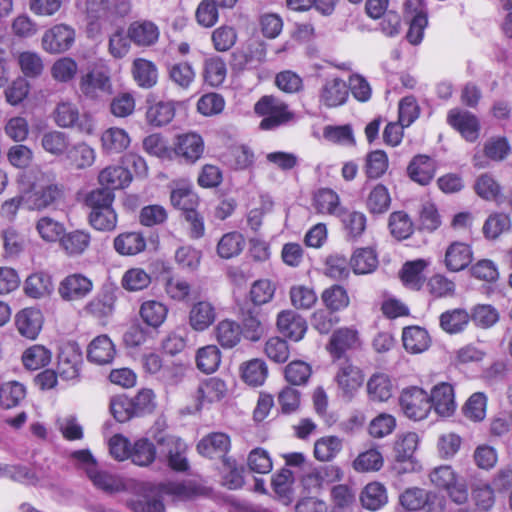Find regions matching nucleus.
<instances>
[{"instance_id": "7", "label": "nucleus", "mask_w": 512, "mask_h": 512, "mask_svg": "<svg viewBox=\"0 0 512 512\" xmlns=\"http://www.w3.org/2000/svg\"><path fill=\"white\" fill-rule=\"evenodd\" d=\"M79 89L83 96L88 99H99L104 94H110L112 90L108 70L94 68L81 76Z\"/></svg>"}, {"instance_id": "16", "label": "nucleus", "mask_w": 512, "mask_h": 512, "mask_svg": "<svg viewBox=\"0 0 512 512\" xmlns=\"http://www.w3.org/2000/svg\"><path fill=\"white\" fill-rule=\"evenodd\" d=\"M447 122L467 141L474 142L478 138L479 122L470 112L457 108L451 109L447 115Z\"/></svg>"}, {"instance_id": "41", "label": "nucleus", "mask_w": 512, "mask_h": 512, "mask_svg": "<svg viewBox=\"0 0 512 512\" xmlns=\"http://www.w3.org/2000/svg\"><path fill=\"white\" fill-rule=\"evenodd\" d=\"M139 315L145 324L158 328L165 322L168 308L160 301L148 300L141 304Z\"/></svg>"}, {"instance_id": "31", "label": "nucleus", "mask_w": 512, "mask_h": 512, "mask_svg": "<svg viewBox=\"0 0 512 512\" xmlns=\"http://www.w3.org/2000/svg\"><path fill=\"white\" fill-rule=\"evenodd\" d=\"M403 346L406 351L412 354H419L426 351L431 344L428 332L419 326H410L403 329Z\"/></svg>"}, {"instance_id": "40", "label": "nucleus", "mask_w": 512, "mask_h": 512, "mask_svg": "<svg viewBox=\"0 0 512 512\" xmlns=\"http://www.w3.org/2000/svg\"><path fill=\"white\" fill-rule=\"evenodd\" d=\"M358 344L359 339L356 330L340 328L333 333L329 343V350L334 356L340 357L346 350L355 348Z\"/></svg>"}, {"instance_id": "48", "label": "nucleus", "mask_w": 512, "mask_h": 512, "mask_svg": "<svg viewBox=\"0 0 512 512\" xmlns=\"http://www.w3.org/2000/svg\"><path fill=\"white\" fill-rule=\"evenodd\" d=\"M350 265L355 274H368L377 268L378 258L372 248H358L352 254Z\"/></svg>"}, {"instance_id": "24", "label": "nucleus", "mask_w": 512, "mask_h": 512, "mask_svg": "<svg viewBox=\"0 0 512 512\" xmlns=\"http://www.w3.org/2000/svg\"><path fill=\"white\" fill-rule=\"evenodd\" d=\"M410 179L420 185H427L436 173L435 161L427 155H416L407 167Z\"/></svg>"}, {"instance_id": "17", "label": "nucleus", "mask_w": 512, "mask_h": 512, "mask_svg": "<svg viewBox=\"0 0 512 512\" xmlns=\"http://www.w3.org/2000/svg\"><path fill=\"white\" fill-rule=\"evenodd\" d=\"M128 38L138 47H150L157 43L160 31L158 26L150 20L142 19L130 23Z\"/></svg>"}, {"instance_id": "11", "label": "nucleus", "mask_w": 512, "mask_h": 512, "mask_svg": "<svg viewBox=\"0 0 512 512\" xmlns=\"http://www.w3.org/2000/svg\"><path fill=\"white\" fill-rule=\"evenodd\" d=\"M349 95L346 82L339 77H327L319 89V102L327 108L343 105Z\"/></svg>"}, {"instance_id": "5", "label": "nucleus", "mask_w": 512, "mask_h": 512, "mask_svg": "<svg viewBox=\"0 0 512 512\" xmlns=\"http://www.w3.org/2000/svg\"><path fill=\"white\" fill-rule=\"evenodd\" d=\"M433 486L445 490L452 502L464 504L468 500V489L464 482L459 481L457 473L449 465L435 467L429 473Z\"/></svg>"}, {"instance_id": "46", "label": "nucleus", "mask_w": 512, "mask_h": 512, "mask_svg": "<svg viewBox=\"0 0 512 512\" xmlns=\"http://www.w3.org/2000/svg\"><path fill=\"white\" fill-rule=\"evenodd\" d=\"M69 162L77 169H85L95 162V150L88 144L81 142L71 145L65 154Z\"/></svg>"}, {"instance_id": "22", "label": "nucleus", "mask_w": 512, "mask_h": 512, "mask_svg": "<svg viewBox=\"0 0 512 512\" xmlns=\"http://www.w3.org/2000/svg\"><path fill=\"white\" fill-rule=\"evenodd\" d=\"M277 327L285 337L296 342L300 341L307 331L305 319L291 310L279 313Z\"/></svg>"}, {"instance_id": "21", "label": "nucleus", "mask_w": 512, "mask_h": 512, "mask_svg": "<svg viewBox=\"0 0 512 512\" xmlns=\"http://www.w3.org/2000/svg\"><path fill=\"white\" fill-rule=\"evenodd\" d=\"M43 316L40 310L25 308L15 316L18 332L27 339H35L42 329Z\"/></svg>"}, {"instance_id": "59", "label": "nucleus", "mask_w": 512, "mask_h": 512, "mask_svg": "<svg viewBox=\"0 0 512 512\" xmlns=\"http://www.w3.org/2000/svg\"><path fill=\"white\" fill-rule=\"evenodd\" d=\"M391 203V197L388 189L382 185H376L369 193L366 206L370 213L372 214H383L385 213Z\"/></svg>"}, {"instance_id": "51", "label": "nucleus", "mask_w": 512, "mask_h": 512, "mask_svg": "<svg viewBox=\"0 0 512 512\" xmlns=\"http://www.w3.org/2000/svg\"><path fill=\"white\" fill-rule=\"evenodd\" d=\"M52 353L43 345H32L22 354V363L26 369L37 370L51 362Z\"/></svg>"}, {"instance_id": "4", "label": "nucleus", "mask_w": 512, "mask_h": 512, "mask_svg": "<svg viewBox=\"0 0 512 512\" xmlns=\"http://www.w3.org/2000/svg\"><path fill=\"white\" fill-rule=\"evenodd\" d=\"M53 119L61 128H76L80 133L93 135L96 130L94 118L87 114H80L78 107L71 101H60L53 111Z\"/></svg>"}, {"instance_id": "56", "label": "nucleus", "mask_w": 512, "mask_h": 512, "mask_svg": "<svg viewBox=\"0 0 512 512\" xmlns=\"http://www.w3.org/2000/svg\"><path fill=\"white\" fill-rule=\"evenodd\" d=\"M221 362V352L216 345H207L198 349L196 363L199 370L210 374L217 370Z\"/></svg>"}, {"instance_id": "26", "label": "nucleus", "mask_w": 512, "mask_h": 512, "mask_svg": "<svg viewBox=\"0 0 512 512\" xmlns=\"http://www.w3.org/2000/svg\"><path fill=\"white\" fill-rule=\"evenodd\" d=\"M162 288L165 297L173 302L182 303L190 298L191 284L179 275H167L162 277Z\"/></svg>"}, {"instance_id": "33", "label": "nucleus", "mask_w": 512, "mask_h": 512, "mask_svg": "<svg viewBox=\"0 0 512 512\" xmlns=\"http://www.w3.org/2000/svg\"><path fill=\"white\" fill-rule=\"evenodd\" d=\"M91 234L86 230H73L64 233L60 245L69 256H80L89 248Z\"/></svg>"}, {"instance_id": "25", "label": "nucleus", "mask_w": 512, "mask_h": 512, "mask_svg": "<svg viewBox=\"0 0 512 512\" xmlns=\"http://www.w3.org/2000/svg\"><path fill=\"white\" fill-rule=\"evenodd\" d=\"M83 8H78L85 13L87 20V32L89 36L100 33V20L107 16L109 11V0H86Z\"/></svg>"}, {"instance_id": "8", "label": "nucleus", "mask_w": 512, "mask_h": 512, "mask_svg": "<svg viewBox=\"0 0 512 512\" xmlns=\"http://www.w3.org/2000/svg\"><path fill=\"white\" fill-rule=\"evenodd\" d=\"M154 440L161 452L167 454L169 466L177 471H185L188 461L184 456L186 445L176 436L160 432L154 436Z\"/></svg>"}, {"instance_id": "42", "label": "nucleus", "mask_w": 512, "mask_h": 512, "mask_svg": "<svg viewBox=\"0 0 512 512\" xmlns=\"http://www.w3.org/2000/svg\"><path fill=\"white\" fill-rule=\"evenodd\" d=\"M313 206L320 214L338 215L341 211L338 194L329 188H322L315 192Z\"/></svg>"}, {"instance_id": "23", "label": "nucleus", "mask_w": 512, "mask_h": 512, "mask_svg": "<svg viewBox=\"0 0 512 512\" xmlns=\"http://www.w3.org/2000/svg\"><path fill=\"white\" fill-rule=\"evenodd\" d=\"M115 355V345L107 335H99L95 337L87 348V359L97 365L110 364Z\"/></svg>"}, {"instance_id": "1", "label": "nucleus", "mask_w": 512, "mask_h": 512, "mask_svg": "<svg viewBox=\"0 0 512 512\" xmlns=\"http://www.w3.org/2000/svg\"><path fill=\"white\" fill-rule=\"evenodd\" d=\"M192 489L183 483H166L159 486H149L141 497L131 499L129 507L134 512H164V496L184 500L192 496Z\"/></svg>"}, {"instance_id": "55", "label": "nucleus", "mask_w": 512, "mask_h": 512, "mask_svg": "<svg viewBox=\"0 0 512 512\" xmlns=\"http://www.w3.org/2000/svg\"><path fill=\"white\" fill-rule=\"evenodd\" d=\"M204 80L212 87L220 86L226 79L227 67L220 57H210L204 62Z\"/></svg>"}, {"instance_id": "58", "label": "nucleus", "mask_w": 512, "mask_h": 512, "mask_svg": "<svg viewBox=\"0 0 512 512\" xmlns=\"http://www.w3.org/2000/svg\"><path fill=\"white\" fill-rule=\"evenodd\" d=\"M469 322V315L464 309L446 311L440 316L441 328L450 334L461 332Z\"/></svg>"}, {"instance_id": "43", "label": "nucleus", "mask_w": 512, "mask_h": 512, "mask_svg": "<svg viewBox=\"0 0 512 512\" xmlns=\"http://www.w3.org/2000/svg\"><path fill=\"white\" fill-rule=\"evenodd\" d=\"M68 134L58 130L45 132L41 137V146L45 152L60 157L66 154L70 147Z\"/></svg>"}, {"instance_id": "3", "label": "nucleus", "mask_w": 512, "mask_h": 512, "mask_svg": "<svg viewBox=\"0 0 512 512\" xmlns=\"http://www.w3.org/2000/svg\"><path fill=\"white\" fill-rule=\"evenodd\" d=\"M60 187L51 182L49 177L40 173L30 189L22 194L23 206L28 210H42L61 197Z\"/></svg>"}, {"instance_id": "52", "label": "nucleus", "mask_w": 512, "mask_h": 512, "mask_svg": "<svg viewBox=\"0 0 512 512\" xmlns=\"http://www.w3.org/2000/svg\"><path fill=\"white\" fill-rule=\"evenodd\" d=\"M242 379L251 386L262 385L268 376V367L261 359H252L241 366Z\"/></svg>"}, {"instance_id": "9", "label": "nucleus", "mask_w": 512, "mask_h": 512, "mask_svg": "<svg viewBox=\"0 0 512 512\" xmlns=\"http://www.w3.org/2000/svg\"><path fill=\"white\" fill-rule=\"evenodd\" d=\"M75 41V30L66 24H57L44 32L41 45L51 54L63 53L71 48Z\"/></svg>"}, {"instance_id": "18", "label": "nucleus", "mask_w": 512, "mask_h": 512, "mask_svg": "<svg viewBox=\"0 0 512 512\" xmlns=\"http://www.w3.org/2000/svg\"><path fill=\"white\" fill-rule=\"evenodd\" d=\"M431 407L442 417H448L456 409L454 388L450 383L441 382L435 385L429 396Z\"/></svg>"}, {"instance_id": "44", "label": "nucleus", "mask_w": 512, "mask_h": 512, "mask_svg": "<svg viewBox=\"0 0 512 512\" xmlns=\"http://www.w3.org/2000/svg\"><path fill=\"white\" fill-rule=\"evenodd\" d=\"M343 441L337 436H324L314 443V457L321 462L333 460L342 450Z\"/></svg>"}, {"instance_id": "45", "label": "nucleus", "mask_w": 512, "mask_h": 512, "mask_svg": "<svg viewBox=\"0 0 512 512\" xmlns=\"http://www.w3.org/2000/svg\"><path fill=\"white\" fill-rule=\"evenodd\" d=\"M474 189L480 198L487 201L498 202L502 198L500 183L489 173H483L477 177Z\"/></svg>"}, {"instance_id": "14", "label": "nucleus", "mask_w": 512, "mask_h": 512, "mask_svg": "<svg viewBox=\"0 0 512 512\" xmlns=\"http://www.w3.org/2000/svg\"><path fill=\"white\" fill-rule=\"evenodd\" d=\"M92 289L91 279L83 274L75 273L68 275L60 282L58 292L64 300L74 301L86 297Z\"/></svg>"}, {"instance_id": "30", "label": "nucleus", "mask_w": 512, "mask_h": 512, "mask_svg": "<svg viewBox=\"0 0 512 512\" xmlns=\"http://www.w3.org/2000/svg\"><path fill=\"white\" fill-rule=\"evenodd\" d=\"M113 247L122 256H134L146 248V240L139 232H124L114 238Z\"/></svg>"}, {"instance_id": "38", "label": "nucleus", "mask_w": 512, "mask_h": 512, "mask_svg": "<svg viewBox=\"0 0 512 512\" xmlns=\"http://www.w3.org/2000/svg\"><path fill=\"white\" fill-rule=\"evenodd\" d=\"M214 335L223 348H233L240 342L242 331L238 323L224 319L216 325Z\"/></svg>"}, {"instance_id": "49", "label": "nucleus", "mask_w": 512, "mask_h": 512, "mask_svg": "<svg viewBox=\"0 0 512 512\" xmlns=\"http://www.w3.org/2000/svg\"><path fill=\"white\" fill-rule=\"evenodd\" d=\"M362 506L368 510H378L387 503V493L385 487L372 482L366 485L360 495Z\"/></svg>"}, {"instance_id": "36", "label": "nucleus", "mask_w": 512, "mask_h": 512, "mask_svg": "<svg viewBox=\"0 0 512 512\" xmlns=\"http://www.w3.org/2000/svg\"><path fill=\"white\" fill-rule=\"evenodd\" d=\"M101 147L106 153H120L130 145L128 133L118 127H110L101 134Z\"/></svg>"}, {"instance_id": "35", "label": "nucleus", "mask_w": 512, "mask_h": 512, "mask_svg": "<svg viewBox=\"0 0 512 512\" xmlns=\"http://www.w3.org/2000/svg\"><path fill=\"white\" fill-rule=\"evenodd\" d=\"M428 264L424 259L406 262L400 272L403 284L412 290H419L425 281L423 272Z\"/></svg>"}, {"instance_id": "28", "label": "nucleus", "mask_w": 512, "mask_h": 512, "mask_svg": "<svg viewBox=\"0 0 512 512\" xmlns=\"http://www.w3.org/2000/svg\"><path fill=\"white\" fill-rule=\"evenodd\" d=\"M132 181L131 172L122 166H108L100 171L98 182L100 186L114 192L127 187Z\"/></svg>"}, {"instance_id": "57", "label": "nucleus", "mask_w": 512, "mask_h": 512, "mask_svg": "<svg viewBox=\"0 0 512 512\" xmlns=\"http://www.w3.org/2000/svg\"><path fill=\"white\" fill-rule=\"evenodd\" d=\"M168 76L176 86L187 90L194 82L196 73L191 64L179 62L168 67Z\"/></svg>"}, {"instance_id": "50", "label": "nucleus", "mask_w": 512, "mask_h": 512, "mask_svg": "<svg viewBox=\"0 0 512 512\" xmlns=\"http://www.w3.org/2000/svg\"><path fill=\"white\" fill-rule=\"evenodd\" d=\"M245 247V239L239 232L224 234L218 244L217 253L223 259H230L241 254Z\"/></svg>"}, {"instance_id": "20", "label": "nucleus", "mask_w": 512, "mask_h": 512, "mask_svg": "<svg viewBox=\"0 0 512 512\" xmlns=\"http://www.w3.org/2000/svg\"><path fill=\"white\" fill-rule=\"evenodd\" d=\"M335 381L342 394L350 398L363 384L364 375L358 367L344 363L339 367Z\"/></svg>"}, {"instance_id": "54", "label": "nucleus", "mask_w": 512, "mask_h": 512, "mask_svg": "<svg viewBox=\"0 0 512 512\" xmlns=\"http://www.w3.org/2000/svg\"><path fill=\"white\" fill-rule=\"evenodd\" d=\"M345 235L349 240L359 239L366 229L367 218L359 211H348L342 216Z\"/></svg>"}, {"instance_id": "63", "label": "nucleus", "mask_w": 512, "mask_h": 512, "mask_svg": "<svg viewBox=\"0 0 512 512\" xmlns=\"http://www.w3.org/2000/svg\"><path fill=\"white\" fill-rule=\"evenodd\" d=\"M17 60L22 73L28 78H37L44 70L43 60L36 52H21Z\"/></svg>"}, {"instance_id": "37", "label": "nucleus", "mask_w": 512, "mask_h": 512, "mask_svg": "<svg viewBox=\"0 0 512 512\" xmlns=\"http://www.w3.org/2000/svg\"><path fill=\"white\" fill-rule=\"evenodd\" d=\"M367 392L371 400L385 402L393 394V384L385 373L373 374L367 382Z\"/></svg>"}, {"instance_id": "6", "label": "nucleus", "mask_w": 512, "mask_h": 512, "mask_svg": "<svg viewBox=\"0 0 512 512\" xmlns=\"http://www.w3.org/2000/svg\"><path fill=\"white\" fill-rule=\"evenodd\" d=\"M399 404L405 416L414 421L425 419L431 410L429 395L419 387L404 389Z\"/></svg>"}, {"instance_id": "2", "label": "nucleus", "mask_w": 512, "mask_h": 512, "mask_svg": "<svg viewBox=\"0 0 512 512\" xmlns=\"http://www.w3.org/2000/svg\"><path fill=\"white\" fill-rule=\"evenodd\" d=\"M254 109L256 114L263 117L260 122V128L263 130L275 129L294 118V113L289 110L288 105L273 95L260 98Z\"/></svg>"}, {"instance_id": "60", "label": "nucleus", "mask_w": 512, "mask_h": 512, "mask_svg": "<svg viewBox=\"0 0 512 512\" xmlns=\"http://www.w3.org/2000/svg\"><path fill=\"white\" fill-rule=\"evenodd\" d=\"M88 223L95 230L110 232L117 226V214L114 209L92 210L88 214Z\"/></svg>"}, {"instance_id": "64", "label": "nucleus", "mask_w": 512, "mask_h": 512, "mask_svg": "<svg viewBox=\"0 0 512 512\" xmlns=\"http://www.w3.org/2000/svg\"><path fill=\"white\" fill-rule=\"evenodd\" d=\"M36 230L39 236L46 242H61V237L65 233L63 223L50 217H42L36 223Z\"/></svg>"}, {"instance_id": "10", "label": "nucleus", "mask_w": 512, "mask_h": 512, "mask_svg": "<svg viewBox=\"0 0 512 512\" xmlns=\"http://www.w3.org/2000/svg\"><path fill=\"white\" fill-rule=\"evenodd\" d=\"M73 457L84 466L88 477L96 487L108 492L118 490L119 482L117 479L110 474L98 471L95 462L88 451H76L73 453Z\"/></svg>"}, {"instance_id": "12", "label": "nucleus", "mask_w": 512, "mask_h": 512, "mask_svg": "<svg viewBox=\"0 0 512 512\" xmlns=\"http://www.w3.org/2000/svg\"><path fill=\"white\" fill-rule=\"evenodd\" d=\"M174 152L185 162L193 164L201 158L204 152V141L195 132L179 134L174 141Z\"/></svg>"}, {"instance_id": "39", "label": "nucleus", "mask_w": 512, "mask_h": 512, "mask_svg": "<svg viewBox=\"0 0 512 512\" xmlns=\"http://www.w3.org/2000/svg\"><path fill=\"white\" fill-rule=\"evenodd\" d=\"M175 116V106L171 101H159L150 104L146 111V121L153 127L167 125Z\"/></svg>"}, {"instance_id": "19", "label": "nucleus", "mask_w": 512, "mask_h": 512, "mask_svg": "<svg viewBox=\"0 0 512 512\" xmlns=\"http://www.w3.org/2000/svg\"><path fill=\"white\" fill-rule=\"evenodd\" d=\"M227 391L226 383L217 377H211L200 383L195 393L196 410H200L206 404L222 400Z\"/></svg>"}, {"instance_id": "47", "label": "nucleus", "mask_w": 512, "mask_h": 512, "mask_svg": "<svg viewBox=\"0 0 512 512\" xmlns=\"http://www.w3.org/2000/svg\"><path fill=\"white\" fill-rule=\"evenodd\" d=\"M24 291L31 298L45 297L53 291L52 279L46 273H34L26 279Z\"/></svg>"}, {"instance_id": "15", "label": "nucleus", "mask_w": 512, "mask_h": 512, "mask_svg": "<svg viewBox=\"0 0 512 512\" xmlns=\"http://www.w3.org/2000/svg\"><path fill=\"white\" fill-rule=\"evenodd\" d=\"M419 438L415 432H406L400 435L395 442V460L397 464H405V467L395 468L399 472H408L414 469L413 455L418 447Z\"/></svg>"}, {"instance_id": "53", "label": "nucleus", "mask_w": 512, "mask_h": 512, "mask_svg": "<svg viewBox=\"0 0 512 512\" xmlns=\"http://www.w3.org/2000/svg\"><path fill=\"white\" fill-rule=\"evenodd\" d=\"M243 335L246 339L257 342L264 334V325L260 319V312L255 309H247L242 312L241 319Z\"/></svg>"}, {"instance_id": "62", "label": "nucleus", "mask_w": 512, "mask_h": 512, "mask_svg": "<svg viewBox=\"0 0 512 512\" xmlns=\"http://www.w3.org/2000/svg\"><path fill=\"white\" fill-rule=\"evenodd\" d=\"M151 283V276L142 268H131L127 270L122 279V287L131 292L146 289Z\"/></svg>"}, {"instance_id": "29", "label": "nucleus", "mask_w": 512, "mask_h": 512, "mask_svg": "<svg viewBox=\"0 0 512 512\" xmlns=\"http://www.w3.org/2000/svg\"><path fill=\"white\" fill-rule=\"evenodd\" d=\"M472 261V250L462 242L450 244L445 253V266L448 270L458 272L465 269Z\"/></svg>"}, {"instance_id": "61", "label": "nucleus", "mask_w": 512, "mask_h": 512, "mask_svg": "<svg viewBox=\"0 0 512 512\" xmlns=\"http://www.w3.org/2000/svg\"><path fill=\"white\" fill-rule=\"evenodd\" d=\"M78 71L77 62L70 57H61L51 66L52 78L60 83H68L74 79Z\"/></svg>"}, {"instance_id": "27", "label": "nucleus", "mask_w": 512, "mask_h": 512, "mask_svg": "<svg viewBox=\"0 0 512 512\" xmlns=\"http://www.w3.org/2000/svg\"><path fill=\"white\" fill-rule=\"evenodd\" d=\"M231 446L230 438L227 434L214 432L203 437L198 445V452L209 458L221 457L225 455Z\"/></svg>"}, {"instance_id": "13", "label": "nucleus", "mask_w": 512, "mask_h": 512, "mask_svg": "<svg viewBox=\"0 0 512 512\" xmlns=\"http://www.w3.org/2000/svg\"><path fill=\"white\" fill-rule=\"evenodd\" d=\"M217 319L215 305L207 300L195 301L188 314L189 326L196 332L206 331Z\"/></svg>"}, {"instance_id": "32", "label": "nucleus", "mask_w": 512, "mask_h": 512, "mask_svg": "<svg viewBox=\"0 0 512 512\" xmlns=\"http://www.w3.org/2000/svg\"><path fill=\"white\" fill-rule=\"evenodd\" d=\"M420 4V0H408L405 3L407 14L415 12L407 33V39L413 45H417L422 41L424 29L428 23L426 15L422 11H417Z\"/></svg>"}, {"instance_id": "34", "label": "nucleus", "mask_w": 512, "mask_h": 512, "mask_svg": "<svg viewBox=\"0 0 512 512\" xmlns=\"http://www.w3.org/2000/svg\"><path fill=\"white\" fill-rule=\"evenodd\" d=\"M132 75L136 83L142 88H151L158 81L156 65L147 59L137 58L132 63Z\"/></svg>"}]
</instances>
